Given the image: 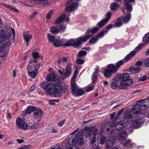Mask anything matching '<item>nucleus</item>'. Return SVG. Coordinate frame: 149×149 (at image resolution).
<instances>
[{
    "mask_svg": "<svg viewBox=\"0 0 149 149\" xmlns=\"http://www.w3.org/2000/svg\"><path fill=\"white\" fill-rule=\"evenodd\" d=\"M142 122L141 119L135 120L132 123V125L135 128H138L141 126Z\"/></svg>",
    "mask_w": 149,
    "mask_h": 149,
    "instance_id": "obj_28",
    "label": "nucleus"
},
{
    "mask_svg": "<svg viewBox=\"0 0 149 149\" xmlns=\"http://www.w3.org/2000/svg\"><path fill=\"white\" fill-rule=\"evenodd\" d=\"M71 90L72 94L73 95V93L78 89L77 86L75 83V80H71Z\"/></svg>",
    "mask_w": 149,
    "mask_h": 149,
    "instance_id": "obj_29",
    "label": "nucleus"
},
{
    "mask_svg": "<svg viewBox=\"0 0 149 149\" xmlns=\"http://www.w3.org/2000/svg\"><path fill=\"white\" fill-rule=\"evenodd\" d=\"M107 32V30L103 29L102 31L98 35L92 37L89 40V42L91 44H95L99 38H102Z\"/></svg>",
    "mask_w": 149,
    "mask_h": 149,
    "instance_id": "obj_10",
    "label": "nucleus"
},
{
    "mask_svg": "<svg viewBox=\"0 0 149 149\" xmlns=\"http://www.w3.org/2000/svg\"><path fill=\"white\" fill-rule=\"evenodd\" d=\"M95 71L93 73L92 76V82L93 84H95L97 79V75L98 74V70H99V68L98 67H97L95 69Z\"/></svg>",
    "mask_w": 149,
    "mask_h": 149,
    "instance_id": "obj_25",
    "label": "nucleus"
},
{
    "mask_svg": "<svg viewBox=\"0 0 149 149\" xmlns=\"http://www.w3.org/2000/svg\"><path fill=\"white\" fill-rule=\"evenodd\" d=\"M130 75L128 73H124L122 74H118L115 75L114 79L120 81H127L131 80L129 79Z\"/></svg>",
    "mask_w": 149,
    "mask_h": 149,
    "instance_id": "obj_8",
    "label": "nucleus"
},
{
    "mask_svg": "<svg viewBox=\"0 0 149 149\" xmlns=\"http://www.w3.org/2000/svg\"><path fill=\"white\" fill-rule=\"evenodd\" d=\"M142 45L139 44L138 46L133 51L130 52L122 60L118 61L115 65L116 67L118 69L125 62L128 61L130 60L136 53L138 51L140 50L141 48Z\"/></svg>",
    "mask_w": 149,
    "mask_h": 149,
    "instance_id": "obj_2",
    "label": "nucleus"
},
{
    "mask_svg": "<svg viewBox=\"0 0 149 149\" xmlns=\"http://www.w3.org/2000/svg\"><path fill=\"white\" fill-rule=\"evenodd\" d=\"M61 60L63 62L67 63L70 61V58L68 56L63 57L61 58Z\"/></svg>",
    "mask_w": 149,
    "mask_h": 149,
    "instance_id": "obj_48",
    "label": "nucleus"
},
{
    "mask_svg": "<svg viewBox=\"0 0 149 149\" xmlns=\"http://www.w3.org/2000/svg\"><path fill=\"white\" fill-rule=\"evenodd\" d=\"M98 26V27H95L93 28L92 29H88L86 31V33L87 35L83 37H86L88 38L86 40V41L92 36L94 33L97 32L99 28L100 27H99V26Z\"/></svg>",
    "mask_w": 149,
    "mask_h": 149,
    "instance_id": "obj_12",
    "label": "nucleus"
},
{
    "mask_svg": "<svg viewBox=\"0 0 149 149\" xmlns=\"http://www.w3.org/2000/svg\"><path fill=\"white\" fill-rule=\"evenodd\" d=\"M94 86V85H93L92 86L89 85L88 86L87 88L86 89V91L87 92H89L90 91L93 90Z\"/></svg>",
    "mask_w": 149,
    "mask_h": 149,
    "instance_id": "obj_49",
    "label": "nucleus"
},
{
    "mask_svg": "<svg viewBox=\"0 0 149 149\" xmlns=\"http://www.w3.org/2000/svg\"><path fill=\"white\" fill-rule=\"evenodd\" d=\"M107 68H108L113 74L116 73L118 70L115 65L112 64L108 65Z\"/></svg>",
    "mask_w": 149,
    "mask_h": 149,
    "instance_id": "obj_23",
    "label": "nucleus"
},
{
    "mask_svg": "<svg viewBox=\"0 0 149 149\" xmlns=\"http://www.w3.org/2000/svg\"><path fill=\"white\" fill-rule=\"evenodd\" d=\"M144 63L146 67H149V59H146L144 61Z\"/></svg>",
    "mask_w": 149,
    "mask_h": 149,
    "instance_id": "obj_60",
    "label": "nucleus"
},
{
    "mask_svg": "<svg viewBox=\"0 0 149 149\" xmlns=\"http://www.w3.org/2000/svg\"><path fill=\"white\" fill-rule=\"evenodd\" d=\"M41 64L40 63H39L37 64H35L34 65V67L35 69H36L38 70H38L39 69L40 67Z\"/></svg>",
    "mask_w": 149,
    "mask_h": 149,
    "instance_id": "obj_57",
    "label": "nucleus"
},
{
    "mask_svg": "<svg viewBox=\"0 0 149 149\" xmlns=\"http://www.w3.org/2000/svg\"><path fill=\"white\" fill-rule=\"evenodd\" d=\"M84 142V139L82 137H79L78 136H75L74 138H70L68 141V144L70 147L68 149H72V147L75 146L77 143L79 145H81Z\"/></svg>",
    "mask_w": 149,
    "mask_h": 149,
    "instance_id": "obj_5",
    "label": "nucleus"
},
{
    "mask_svg": "<svg viewBox=\"0 0 149 149\" xmlns=\"http://www.w3.org/2000/svg\"><path fill=\"white\" fill-rule=\"evenodd\" d=\"M83 132L82 131H79L75 135V136H78V137H81L83 136Z\"/></svg>",
    "mask_w": 149,
    "mask_h": 149,
    "instance_id": "obj_59",
    "label": "nucleus"
},
{
    "mask_svg": "<svg viewBox=\"0 0 149 149\" xmlns=\"http://www.w3.org/2000/svg\"><path fill=\"white\" fill-rule=\"evenodd\" d=\"M48 40L50 42H54L55 39V37L52 36L51 34L49 33L47 35Z\"/></svg>",
    "mask_w": 149,
    "mask_h": 149,
    "instance_id": "obj_45",
    "label": "nucleus"
},
{
    "mask_svg": "<svg viewBox=\"0 0 149 149\" xmlns=\"http://www.w3.org/2000/svg\"><path fill=\"white\" fill-rule=\"evenodd\" d=\"M88 38L86 37H83L78 38L76 41L75 40L70 39L67 42H65L64 46H69L72 45L74 47H78L81 43L86 41V40Z\"/></svg>",
    "mask_w": 149,
    "mask_h": 149,
    "instance_id": "obj_4",
    "label": "nucleus"
},
{
    "mask_svg": "<svg viewBox=\"0 0 149 149\" xmlns=\"http://www.w3.org/2000/svg\"><path fill=\"white\" fill-rule=\"evenodd\" d=\"M32 56L34 58V62L36 63L38 62L37 58H42V56L41 55H40L39 53L38 52H34L32 53Z\"/></svg>",
    "mask_w": 149,
    "mask_h": 149,
    "instance_id": "obj_30",
    "label": "nucleus"
},
{
    "mask_svg": "<svg viewBox=\"0 0 149 149\" xmlns=\"http://www.w3.org/2000/svg\"><path fill=\"white\" fill-rule=\"evenodd\" d=\"M111 15L112 14L110 12H107L105 19L99 22L97 24V25L99 27H102L110 19Z\"/></svg>",
    "mask_w": 149,
    "mask_h": 149,
    "instance_id": "obj_13",
    "label": "nucleus"
},
{
    "mask_svg": "<svg viewBox=\"0 0 149 149\" xmlns=\"http://www.w3.org/2000/svg\"><path fill=\"white\" fill-rule=\"evenodd\" d=\"M112 73L108 68L105 69L103 72V74L106 78H110L112 76Z\"/></svg>",
    "mask_w": 149,
    "mask_h": 149,
    "instance_id": "obj_31",
    "label": "nucleus"
},
{
    "mask_svg": "<svg viewBox=\"0 0 149 149\" xmlns=\"http://www.w3.org/2000/svg\"><path fill=\"white\" fill-rule=\"evenodd\" d=\"M84 129L86 131L87 136H88V138L90 137L92 134L94 136L96 135L98 132L97 129L93 127H84Z\"/></svg>",
    "mask_w": 149,
    "mask_h": 149,
    "instance_id": "obj_9",
    "label": "nucleus"
},
{
    "mask_svg": "<svg viewBox=\"0 0 149 149\" xmlns=\"http://www.w3.org/2000/svg\"><path fill=\"white\" fill-rule=\"evenodd\" d=\"M58 101L57 100H50L49 102V104L50 105H54L56 104L55 102Z\"/></svg>",
    "mask_w": 149,
    "mask_h": 149,
    "instance_id": "obj_55",
    "label": "nucleus"
},
{
    "mask_svg": "<svg viewBox=\"0 0 149 149\" xmlns=\"http://www.w3.org/2000/svg\"><path fill=\"white\" fill-rule=\"evenodd\" d=\"M53 12V10H51L47 14L46 16V18L47 19H49L51 18V16Z\"/></svg>",
    "mask_w": 149,
    "mask_h": 149,
    "instance_id": "obj_51",
    "label": "nucleus"
},
{
    "mask_svg": "<svg viewBox=\"0 0 149 149\" xmlns=\"http://www.w3.org/2000/svg\"><path fill=\"white\" fill-rule=\"evenodd\" d=\"M113 80L114 81H111L110 84V87L113 89H114L118 87L119 85L117 84V82L119 80H115L113 78Z\"/></svg>",
    "mask_w": 149,
    "mask_h": 149,
    "instance_id": "obj_33",
    "label": "nucleus"
},
{
    "mask_svg": "<svg viewBox=\"0 0 149 149\" xmlns=\"http://www.w3.org/2000/svg\"><path fill=\"white\" fill-rule=\"evenodd\" d=\"M78 74V72L76 70L74 71V75L72 76L71 80H74V79L76 78Z\"/></svg>",
    "mask_w": 149,
    "mask_h": 149,
    "instance_id": "obj_53",
    "label": "nucleus"
},
{
    "mask_svg": "<svg viewBox=\"0 0 149 149\" xmlns=\"http://www.w3.org/2000/svg\"><path fill=\"white\" fill-rule=\"evenodd\" d=\"M50 31L53 34H56L59 32V31L58 28L55 26L51 27L50 29Z\"/></svg>",
    "mask_w": 149,
    "mask_h": 149,
    "instance_id": "obj_39",
    "label": "nucleus"
},
{
    "mask_svg": "<svg viewBox=\"0 0 149 149\" xmlns=\"http://www.w3.org/2000/svg\"><path fill=\"white\" fill-rule=\"evenodd\" d=\"M146 76H144L141 77H140L139 78V80L140 81H143L145 80L146 79Z\"/></svg>",
    "mask_w": 149,
    "mask_h": 149,
    "instance_id": "obj_63",
    "label": "nucleus"
},
{
    "mask_svg": "<svg viewBox=\"0 0 149 149\" xmlns=\"http://www.w3.org/2000/svg\"><path fill=\"white\" fill-rule=\"evenodd\" d=\"M23 35L25 41H29L32 38V36L28 31L24 32Z\"/></svg>",
    "mask_w": 149,
    "mask_h": 149,
    "instance_id": "obj_27",
    "label": "nucleus"
},
{
    "mask_svg": "<svg viewBox=\"0 0 149 149\" xmlns=\"http://www.w3.org/2000/svg\"><path fill=\"white\" fill-rule=\"evenodd\" d=\"M86 52L83 49L80 51L78 54V56L79 57H81L82 56H85L86 54Z\"/></svg>",
    "mask_w": 149,
    "mask_h": 149,
    "instance_id": "obj_47",
    "label": "nucleus"
},
{
    "mask_svg": "<svg viewBox=\"0 0 149 149\" xmlns=\"http://www.w3.org/2000/svg\"><path fill=\"white\" fill-rule=\"evenodd\" d=\"M120 81V82L119 85V88L123 90L125 89L127 87L132 85L133 82L132 80Z\"/></svg>",
    "mask_w": 149,
    "mask_h": 149,
    "instance_id": "obj_14",
    "label": "nucleus"
},
{
    "mask_svg": "<svg viewBox=\"0 0 149 149\" xmlns=\"http://www.w3.org/2000/svg\"><path fill=\"white\" fill-rule=\"evenodd\" d=\"M122 24V23L120 21H118L115 24V26L116 27H119Z\"/></svg>",
    "mask_w": 149,
    "mask_h": 149,
    "instance_id": "obj_54",
    "label": "nucleus"
},
{
    "mask_svg": "<svg viewBox=\"0 0 149 149\" xmlns=\"http://www.w3.org/2000/svg\"><path fill=\"white\" fill-rule=\"evenodd\" d=\"M119 7V6L116 2H113L112 3L110 6L111 9L113 10H117Z\"/></svg>",
    "mask_w": 149,
    "mask_h": 149,
    "instance_id": "obj_40",
    "label": "nucleus"
},
{
    "mask_svg": "<svg viewBox=\"0 0 149 149\" xmlns=\"http://www.w3.org/2000/svg\"><path fill=\"white\" fill-rule=\"evenodd\" d=\"M145 104L136 103L130 108H126L125 112H141L147 109L149 107V99H146Z\"/></svg>",
    "mask_w": 149,
    "mask_h": 149,
    "instance_id": "obj_1",
    "label": "nucleus"
},
{
    "mask_svg": "<svg viewBox=\"0 0 149 149\" xmlns=\"http://www.w3.org/2000/svg\"><path fill=\"white\" fill-rule=\"evenodd\" d=\"M0 42L8 39L10 36V33L5 32L2 29H0Z\"/></svg>",
    "mask_w": 149,
    "mask_h": 149,
    "instance_id": "obj_15",
    "label": "nucleus"
},
{
    "mask_svg": "<svg viewBox=\"0 0 149 149\" xmlns=\"http://www.w3.org/2000/svg\"><path fill=\"white\" fill-rule=\"evenodd\" d=\"M125 122L126 121L124 120H120L116 124L114 123L115 121H113V123L109 122L105 124L104 129H106L107 131H109L112 126H113L115 127L116 130H120L127 125V123Z\"/></svg>",
    "mask_w": 149,
    "mask_h": 149,
    "instance_id": "obj_3",
    "label": "nucleus"
},
{
    "mask_svg": "<svg viewBox=\"0 0 149 149\" xmlns=\"http://www.w3.org/2000/svg\"><path fill=\"white\" fill-rule=\"evenodd\" d=\"M26 69L28 72H30L33 70V67L30 65H28L26 67Z\"/></svg>",
    "mask_w": 149,
    "mask_h": 149,
    "instance_id": "obj_52",
    "label": "nucleus"
},
{
    "mask_svg": "<svg viewBox=\"0 0 149 149\" xmlns=\"http://www.w3.org/2000/svg\"><path fill=\"white\" fill-rule=\"evenodd\" d=\"M84 93V91L80 88H78L75 92L73 93L74 96H79L82 95Z\"/></svg>",
    "mask_w": 149,
    "mask_h": 149,
    "instance_id": "obj_34",
    "label": "nucleus"
},
{
    "mask_svg": "<svg viewBox=\"0 0 149 149\" xmlns=\"http://www.w3.org/2000/svg\"><path fill=\"white\" fill-rule=\"evenodd\" d=\"M8 47L6 44H3L0 45V53L3 52L4 51L6 52L8 51ZM7 54V53L6 52L4 56H6Z\"/></svg>",
    "mask_w": 149,
    "mask_h": 149,
    "instance_id": "obj_26",
    "label": "nucleus"
},
{
    "mask_svg": "<svg viewBox=\"0 0 149 149\" xmlns=\"http://www.w3.org/2000/svg\"><path fill=\"white\" fill-rule=\"evenodd\" d=\"M126 15L124 18L123 21L125 23H127L130 20L131 15L130 13H126Z\"/></svg>",
    "mask_w": 149,
    "mask_h": 149,
    "instance_id": "obj_37",
    "label": "nucleus"
},
{
    "mask_svg": "<svg viewBox=\"0 0 149 149\" xmlns=\"http://www.w3.org/2000/svg\"><path fill=\"white\" fill-rule=\"evenodd\" d=\"M129 70L132 74L134 73H138L140 72V68L139 66H135L130 68Z\"/></svg>",
    "mask_w": 149,
    "mask_h": 149,
    "instance_id": "obj_24",
    "label": "nucleus"
},
{
    "mask_svg": "<svg viewBox=\"0 0 149 149\" xmlns=\"http://www.w3.org/2000/svg\"><path fill=\"white\" fill-rule=\"evenodd\" d=\"M33 115L36 119H37V120L39 121L41 117L42 112H34Z\"/></svg>",
    "mask_w": 149,
    "mask_h": 149,
    "instance_id": "obj_42",
    "label": "nucleus"
},
{
    "mask_svg": "<svg viewBox=\"0 0 149 149\" xmlns=\"http://www.w3.org/2000/svg\"><path fill=\"white\" fill-rule=\"evenodd\" d=\"M41 87L43 89L48 90L47 93L48 94H52L53 90L54 88V84L51 82L45 81L41 84Z\"/></svg>",
    "mask_w": 149,
    "mask_h": 149,
    "instance_id": "obj_6",
    "label": "nucleus"
},
{
    "mask_svg": "<svg viewBox=\"0 0 149 149\" xmlns=\"http://www.w3.org/2000/svg\"><path fill=\"white\" fill-rule=\"evenodd\" d=\"M125 117L127 119L128 123H131L132 124L134 122V118L130 114H128L126 116H125Z\"/></svg>",
    "mask_w": 149,
    "mask_h": 149,
    "instance_id": "obj_35",
    "label": "nucleus"
},
{
    "mask_svg": "<svg viewBox=\"0 0 149 149\" xmlns=\"http://www.w3.org/2000/svg\"><path fill=\"white\" fill-rule=\"evenodd\" d=\"M106 145L107 148H111L113 146V143L111 140H108L106 142Z\"/></svg>",
    "mask_w": 149,
    "mask_h": 149,
    "instance_id": "obj_43",
    "label": "nucleus"
},
{
    "mask_svg": "<svg viewBox=\"0 0 149 149\" xmlns=\"http://www.w3.org/2000/svg\"><path fill=\"white\" fill-rule=\"evenodd\" d=\"M60 86L57 87L54 85V88L53 90V93L56 97H61L62 95L61 89Z\"/></svg>",
    "mask_w": 149,
    "mask_h": 149,
    "instance_id": "obj_16",
    "label": "nucleus"
},
{
    "mask_svg": "<svg viewBox=\"0 0 149 149\" xmlns=\"http://www.w3.org/2000/svg\"><path fill=\"white\" fill-rule=\"evenodd\" d=\"M69 20V18L65 14H63L55 20V22L56 23L58 24L62 21H68Z\"/></svg>",
    "mask_w": 149,
    "mask_h": 149,
    "instance_id": "obj_19",
    "label": "nucleus"
},
{
    "mask_svg": "<svg viewBox=\"0 0 149 149\" xmlns=\"http://www.w3.org/2000/svg\"><path fill=\"white\" fill-rule=\"evenodd\" d=\"M110 135L111 137H113L115 136L116 135V133L115 131L113 130H112L111 131Z\"/></svg>",
    "mask_w": 149,
    "mask_h": 149,
    "instance_id": "obj_64",
    "label": "nucleus"
},
{
    "mask_svg": "<svg viewBox=\"0 0 149 149\" xmlns=\"http://www.w3.org/2000/svg\"><path fill=\"white\" fill-rule=\"evenodd\" d=\"M65 40H61L60 41L56 40L53 42V45L55 46H64Z\"/></svg>",
    "mask_w": 149,
    "mask_h": 149,
    "instance_id": "obj_32",
    "label": "nucleus"
},
{
    "mask_svg": "<svg viewBox=\"0 0 149 149\" xmlns=\"http://www.w3.org/2000/svg\"><path fill=\"white\" fill-rule=\"evenodd\" d=\"M98 137V139L100 140V143L102 144H103L105 140V137L104 136H100Z\"/></svg>",
    "mask_w": 149,
    "mask_h": 149,
    "instance_id": "obj_46",
    "label": "nucleus"
},
{
    "mask_svg": "<svg viewBox=\"0 0 149 149\" xmlns=\"http://www.w3.org/2000/svg\"><path fill=\"white\" fill-rule=\"evenodd\" d=\"M58 79L57 74L55 73H51L49 74L47 77V80L49 81L55 82Z\"/></svg>",
    "mask_w": 149,
    "mask_h": 149,
    "instance_id": "obj_20",
    "label": "nucleus"
},
{
    "mask_svg": "<svg viewBox=\"0 0 149 149\" xmlns=\"http://www.w3.org/2000/svg\"><path fill=\"white\" fill-rule=\"evenodd\" d=\"M25 112H42V110L40 108L33 106L30 105L28 106L25 110Z\"/></svg>",
    "mask_w": 149,
    "mask_h": 149,
    "instance_id": "obj_21",
    "label": "nucleus"
},
{
    "mask_svg": "<svg viewBox=\"0 0 149 149\" xmlns=\"http://www.w3.org/2000/svg\"><path fill=\"white\" fill-rule=\"evenodd\" d=\"M78 6L77 2L73 3L69 5L66 8V10L68 12H70L74 11L76 9Z\"/></svg>",
    "mask_w": 149,
    "mask_h": 149,
    "instance_id": "obj_22",
    "label": "nucleus"
},
{
    "mask_svg": "<svg viewBox=\"0 0 149 149\" xmlns=\"http://www.w3.org/2000/svg\"><path fill=\"white\" fill-rule=\"evenodd\" d=\"M36 88V86L34 85H33L32 86H31L30 88V92H32Z\"/></svg>",
    "mask_w": 149,
    "mask_h": 149,
    "instance_id": "obj_61",
    "label": "nucleus"
},
{
    "mask_svg": "<svg viewBox=\"0 0 149 149\" xmlns=\"http://www.w3.org/2000/svg\"><path fill=\"white\" fill-rule=\"evenodd\" d=\"M72 64L68 63L66 67V71L65 70H63V71L61 70H59V72L62 76V78L63 79L66 78L69 75L71 74L72 72Z\"/></svg>",
    "mask_w": 149,
    "mask_h": 149,
    "instance_id": "obj_7",
    "label": "nucleus"
},
{
    "mask_svg": "<svg viewBox=\"0 0 149 149\" xmlns=\"http://www.w3.org/2000/svg\"><path fill=\"white\" fill-rule=\"evenodd\" d=\"M66 28V26L64 25H60L59 28V32L60 31L61 32L64 31Z\"/></svg>",
    "mask_w": 149,
    "mask_h": 149,
    "instance_id": "obj_50",
    "label": "nucleus"
},
{
    "mask_svg": "<svg viewBox=\"0 0 149 149\" xmlns=\"http://www.w3.org/2000/svg\"><path fill=\"white\" fill-rule=\"evenodd\" d=\"M38 70L35 69L33 71L28 72V75L31 78H34L36 77Z\"/></svg>",
    "mask_w": 149,
    "mask_h": 149,
    "instance_id": "obj_36",
    "label": "nucleus"
},
{
    "mask_svg": "<svg viewBox=\"0 0 149 149\" xmlns=\"http://www.w3.org/2000/svg\"><path fill=\"white\" fill-rule=\"evenodd\" d=\"M16 126L19 129L25 130L28 127L27 124L21 118H18L16 121Z\"/></svg>",
    "mask_w": 149,
    "mask_h": 149,
    "instance_id": "obj_11",
    "label": "nucleus"
},
{
    "mask_svg": "<svg viewBox=\"0 0 149 149\" xmlns=\"http://www.w3.org/2000/svg\"><path fill=\"white\" fill-rule=\"evenodd\" d=\"M124 6L123 8H121L122 12L124 14L125 13V12L127 11V13H130L132 10V7L130 3H127V2L124 3Z\"/></svg>",
    "mask_w": 149,
    "mask_h": 149,
    "instance_id": "obj_17",
    "label": "nucleus"
},
{
    "mask_svg": "<svg viewBox=\"0 0 149 149\" xmlns=\"http://www.w3.org/2000/svg\"><path fill=\"white\" fill-rule=\"evenodd\" d=\"M121 112H118L117 114L115 116V112H114L113 113H111L110 114V116L111 117L112 119H113V118H114V120L115 121H116L118 118H119V116L121 114Z\"/></svg>",
    "mask_w": 149,
    "mask_h": 149,
    "instance_id": "obj_41",
    "label": "nucleus"
},
{
    "mask_svg": "<svg viewBox=\"0 0 149 149\" xmlns=\"http://www.w3.org/2000/svg\"><path fill=\"white\" fill-rule=\"evenodd\" d=\"M76 62L78 64H82L84 63V61L79 59H77L76 60Z\"/></svg>",
    "mask_w": 149,
    "mask_h": 149,
    "instance_id": "obj_56",
    "label": "nucleus"
},
{
    "mask_svg": "<svg viewBox=\"0 0 149 149\" xmlns=\"http://www.w3.org/2000/svg\"><path fill=\"white\" fill-rule=\"evenodd\" d=\"M143 41L144 42H149V33H146L143 38Z\"/></svg>",
    "mask_w": 149,
    "mask_h": 149,
    "instance_id": "obj_44",
    "label": "nucleus"
},
{
    "mask_svg": "<svg viewBox=\"0 0 149 149\" xmlns=\"http://www.w3.org/2000/svg\"><path fill=\"white\" fill-rule=\"evenodd\" d=\"M127 131H123V132H119L117 136V138L120 141L125 140L127 138L128 132Z\"/></svg>",
    "mask_w": 149,
    "mask_h": 149,
    "instance_id": "obj_18",
    "label": "nucleus"
},
{
    "mask_svg": "<svg viewBox=\"0 0 149 149\" xmlns=\"http://www.w3.org/2000/svg\"><path fill=\"white\" fill-rule=\"evenodd\" d=\"M114 26L113 24H109L108 26H106V29H104V30H107L108 31L109 29H111Z\"/></svg>",
    "mask_w": 149,
    "mask_h": 149,
    "instance_id": "obj_58",
    "label": "nucleus"
},
{
    "mask_svg": "<svg viewBox=\"0 0 149 149\" xmlns=\"http://www.w3.org/2000/svg\"><path fill=\"white\" fill-rule=\"evenodd\" d=\"M38 124H35L34 125L31 126V128L33 129H36L38 127Z\"/></svg>",
    "mask_w": 149,
    "mask_h": 149,
    "instance_id": "obj_62",
    "label": "nucleus"
},
{
    "mask_svg": "<svg viewBox=\"0 0 149 149\" xmlns=\"http://www.w3.org/2000/svg\"><path fill=\"white\" fill-rule=\"evenodd\" d=\"M123 146H124L131 147L133 145V143L131 142V141L127 140L123 143Z\"/></svg>",
    "mask_w": 149,
    "mask_h": 149,
    "instance_id": "obj_38",
    "label": "nucleus"
}]
</instances>
